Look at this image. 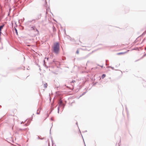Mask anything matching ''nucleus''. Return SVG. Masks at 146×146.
Wrapping results in <instances>:
<instances>
[{
  "label": "nucleus",
  "instance_id": "6",
  "mask_svg": "<svg viewBox=\"0 0 146 146\" xmlns=\"http://www.w3.org/2000/svg\"><path fill=\"white\" fill-rule=\"evenodd\" d=\"M47 86V84L46 83L44 84V87L45 88H46Z\"/></svg>",
  "mask_w": 146,
  "mask_h": 146
},
{
  "label": "nucleus",
  "instance_id": "10",
  "mask_svg": "<svg viewBox=\"0 0 146 146\" xmlns=\"http://www.w3.org/2000/svg\"><path fill=\"white\" fill-rule=\"evenodd\" d=\"M76 53L77 54H79V51L78 50H77L76 52Z\"/></svg>",
  "mask_w": 146,
  "mask_h": 146
},
{
  "label": "nucleus",
  "instance_id": "12",
  "mask_svg": "<svg viewBox=\"0 0 146 146\" xmlns=\"http://www.w3.org/2000/svg\"><path fill=\"white\" fill-rule=\"evenodd\" d=\"M58 110H59V107L58 108Z\"/></svg>",
  "mask_w": 146,
  "mask_h": 146
},
{
  "label": "nucleus",
  "instance_id": "1",
  "mask_svg": "<svg viewBox=\"0 0 146 146\" xmlns=\"http://www.w3.org/2000/svg\"><path fill=\"white\" fill-rule=\"evenodd\" d=\"M54 52L56 54H59L60 52V44L58 42H55L54 44L52 47Z\"/></svg>",
  "mask_w": 146,
  "mask_h": 146
},
{
  "label": "nucleus",
  "instance_id": "7",
  "mask_svg": "<svg viewBox=\"0 0 146 146\" xmlns=\"http://www.w3.org/2000/svg\"><path fill=\"white\" fill-rule=\"evenodd\" d=\"M106 76V75L105 74H103L102 76V78L103 79Z\"/></svg>",
  "mask_w": 146,
  "mask_h": 146
},
{
  "label": "nucleus",
  "instance_id": "11",
  "mask_svg": "<svg viewBox=\"0 0 146 146\" xmlns=\"http://www.w3.org/2000/svg\"><path fill=\"white\" fill-rule=\"evenodd\" d=\"M138 40V38L135 41V42H136Z\"/></svg>",
  "mask_w": 146,
  "mask_h": 146
},
{
  "label": "nucleus",
  "instance_id": "8",
  "mask_svg": "<svg viewBox=\"0 0 146 146\" xmlns=\"http://www.w3.org/2000/svg\"><path fill=\"white\" fill-rule=\"evenodd\" d=\"M3 26H4V25H3L0 26V29H1L3 27Z\"/></svg>",
  "mask_w": 146,
  "mask_h": 146
},
{
  "label": "nucleus",
  "instance_id": "9",
  "mask_svg": "<svg viewBox=\"0 0 146 146\" xmlns=\"http://www.w3.org/2000/svg\"><path fill=\"white\" fill-rule=\"evenodd\" d=\"M15 32L18 35V33H17V29H16L15 28Z\"/></svg>",
  "mask_w": 146,
  "mask_h": 146
},
{
  "label": "nucleus",
  "instance_id": "3",
  "mask_svg": "<svg viewBox=\"0 0 146 146\" xmlns=\"http://www.w3.org/2000/svg\"><path fill=\"white\" fill-rule=\"evenodd\" d=\"M58 104H59V105H61L62 104V101L61 99H60L59 100Z\"/></svg>",
  "mask_w": 146,
  "mask_h": 146
},
{
  "label": "nucleus",
  "instance_id": "5",
  "mask_svg": "<svg viewBox=\"0 0 146 146\" xmlns=\"http://www.w3.org/2000/svg\"><path fill=\"white\" fill-rule=\"evenodd\" d=\"M127 52H120V53H117V55H120V54H123L125 53H126Z\"/></svg>",
  "mask_w": 146,
  "mask_h": 146
},
{
  "label": "nucleus",
  "instance_id": "2",
  "mask_svg": "<svg viewBox=\"0 0 146 146\" xmlns=\"http://www.w3.org/2000/svg\"><path fill=\"white\" fill-rule=\"evenodd\" d=\"M31 30H36V31H37L38 32V30L36 29V28L35 27H31Z\"/></svg>",
  "mask_w": 146,
  "mask_h": 146
},
{
  "label": "nucleus",
  "instance_id": "4",
  "mask_svg": "<svg viewBox=\"0 0 146 146\" xmlns=\"http://www.w3.org/2000/svg\"><path fill=\"white\" fill-rule=\"evenodd\" d=\"M41 15H38L37 16V17L36 18V19H37V20H38V19H40V18H41Z\"/></svg>",
  "mask_w": 146,
  "mask_h": 146
}]
</instances>
